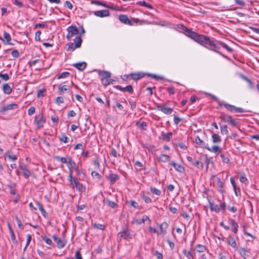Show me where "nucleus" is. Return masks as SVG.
<instances>
[{
    "label": "nucleus",
    "instance_id": "obj_26",
    "mask_svg": "<svg viewBox=\"0 0 259 259\" xmlns=\"http://www.w3.org/2000/svg\"><path fill=\"white\" fill-rule=\"evenodd\" d=\"M161 136L163 140L166 141H169L170 139L172 138V133L171 132H168L165 134L163 132H162Z\"/></svg>",
    "mask_w": 259,
    "mask_h": 259
},
{
    "label": "nucleus",
    "instance_id": "obj_36",
    "mask_svg": "<svg viewBox=\"0 0 259 259\" xmlns=\"http://www.w3.org/2000/svg\"><path fill=\"white\" fill-rule=\"evenodd\" d=\"M159 160L163 162H166L170 161V157L166 154H161L159 157Z\"/></svg>",
    "mask_w": 259,
    "mask_h": 259
},
{
    "label": "nucleus",
    "instance_id": "obj_2",
    "mask_svg": "<svg viewBox=\"0 0 259 259\" xmlns=\"http://www.w3.org/2000/svg\"><path fill=\"white\" fill-rule=\"evenodd\" d=\"M118 19L121 22L130 26L134 25V23L139 25L149 24L151 23L148 20H139L138 18H132V20H130L126 15L123 14L120 15Z\"/></svg>",
    "mask_w": 259,
    "mask_h": 259
},
{
    "label": "nucleus",
    "instance_id": "obj_62",
    "mask_svg": "<svg viewBox=\"0 0 259 259\" xmlns=\"http://www.w3.org/2000/svg\"><path fill=\"white\" fill-rule=\"evenodd\" d=\"M130 203L131 205L132 206H133V207L137 208V209L139 208V204L137 202L135 201L134 200L130 201Z\"/></svg>",
    "mask_w": 259,
    "mask_h": 259
},
{
    "label": "nucleus",
    "instance_id": "obj_3",
    "mask_svg": "<svg viewBox=\"0 0 259 259\" xmlns=\"http://www.w3.org/2000/svg\"><path fill=\"white\" fill-rule=\"evenodd\" d=\"M130 75H131V79L134 81L140 80L144 78L145 76L150 77L156 80H161L163 78L162 76H158L154 74L145 73L143 72H132L130 74Z\"/></svg>",
    "mask_w": 259,
    "mask_h": 259
},
{
    "label": "nucleus",
    "instance_id": "obj_58",
    "mask_svg": "<svg viewBox=\"0 0 259 259\" xmlns=\"http://www.w3.org/2000/svg\"><path fill=\"white\" fill-rule=\"evenodd\" d=\"M91 175L92 177L94 179L100 180L101 178V176L98 172L95 171H92Z\"/></svg>",
    "mask_w": 259,
    "mask_h": 259
},
{
    "label": "nucleus",
    "instance_id": "obj_38",
    "mask_svg": "<svg viewBox=\"0 0 259 259\" xmlns=\"http://www.w3.org/2000/svg\"><path fill=\"white\" fill-rule=\"evenodd\" d=\"M137 5H141V6H144V7H145L147 8H149L150 9H153V7L151 5L146 3L145 1H138L136 3Z\"/></svg>",
    "mask_w": 259,
    "mask_h": 259
},
{
    "label": "nucleus",
    "instance_id": "obj_5",
    "mask_svg": "<svg viewBox=\"0 0 259 259\" xmlns=\"http://www.w3.org/2000/svg\"><path fill=\"white\" fill-rule=\"evenodd\" d=\"M132 238L130 230L127 228H124L123 230L119 232L117 236V239L118 241H121L122 239L128 240Z\"/></svg>",
    "mask_w": 259,
    "mask_h": 259
},
{
    "label": "nucleus",
    "instance_id": "obj_46",
    "mask_svg": "<svg viewBox=\"0 0 259 259\" xmlns=\"http://www.w3.org/2000/svg\"><path fill=\"white\" fill-rule=\"evenodd\" d=\"M223 106L230 112H233L235 109V106L224 103Z\"/></svg>",
    "mask_w": 259,
    "mask_h": 259
},
{
    "label": "nucleus",
    "instance_id": "obj_21",
    "mask_svg": "<svg viewBox=\"0 0 259 259\" xmlns=\"http://www.w3.org/2000/svg\"><path fill=\"white\" fill-rule=\"evenodd\" d=\"M170 164L177 171L180 172H184L185 170L183 166L181 164H177L175 161H171Z\"/></svg>",
    "mask_w": 259,
    "mask_h": 259
},
{
    "label": "nucleus",
    "instance_id": "obj_14",
    "mask_svg": "<svg viewBox=\"0 0 259 259\" xmlns=\"http://www.w3.org/2000/svg\"><path fill=\"white\" fill-rule=\"evenodd\" d=\"M67 164H68V167L69 169V173L71 172L72 175L73 169L77 170V165H76L75 161L72 160L71 157L68 158V162Z\"/></svg>",
    "mask_w": 259,
    "mask_h": 259
},
{
    "label": "nucleus",
    "instance_id": "obj_1",
    "mask_svg": "<svg viewBox=\"0 0 259 259\" xmlns=\"http://www.w3.org/2000/svg\"><path fill=\"white\" fill-rule=\"evenodd\" d=\"M194 40L203 46L207 49L215 52L224 57L225 56L222 55L221 52H219L220 47L219 46L218 41L213 38H209V37L199 34H195Z\"/></svg>",
    "mask_w": 259,
    "mask_h": 259
},
{
    "label": "nucleus",
    "instance_id": "obj_45",
    "mask_svg": "<svg viewBox=\"0 0 259 259\" xmlns=\"http://www.w3.org/2000/svg\"><path fill=\"white\" fill-rule=\"evenodd\" d=\"M183 253L188 259H193L194 257L190 251L187 250L186 249L183 250Z\"/></svg>",
    "mask_w": 259,
    "mask_h": 259
},
{
    "label": "nucleus",
    "instance_id": "obj_22",
    "mask_svg": "<svg viewBox=\"0 0 259 259\" xmlns=\"http://www.w3.org/2000/svg\"><path fill=\"white\" fill-rule=\"evenodd\" d=\"M208 202L210 209L211 211H215V212H219L220 211L221 208L218 205L214 204L213 202H211L210 200H208Z\"/></svg>",
    "mask_w": 259,
    "mask_h": 259
},
{
    "label": "nucleus",
    "instance_id": "obj_20",
    "mask_svg": "<svg viewBox=\"0 0 259 259\" xmlns=\"http://www.w3.org/2000/svg\"><path fill=\"white\" fill-rule=\"evenodd\" d=\"M168 224L166 222H163L159 225V228L160 230V232H157V233L158 234H160L162 235H165L166 233V230L167 228H168Z\"/></svg>",
    "mask_w": 259,
    "mask_h": 259
},
{
    "label": "nucleus",
    "instance_id": "obj_32",
    "mask_svg": "<svg viewBox=\"0 0 259 259\" xmlns=\"http://www.w3.org/2000/svg\"><path fill=\"white\" fill-rule=\"evenodd\" d=\"M4 37L5 38V39L6 40V44H8V45H13V44L12 43H11L10 41L11 40V37L10 35V34L6 32V31H4Z\"/></svg>",
    "mask_w": 259,
    "mask_h": 259
},
{
    "label": "nucleus",
    "instance_id": "obj_37",
    "mask_svg": "<svg viewBox=\"0 0 259 259\" xmlns=\"http://www.w3.org/2000/svg\"><path fill=\"white\" fill-rule=\"evenodd\" d=\"M217 186L219 188H220L219 191L222 193H224V190L223 189V188L224 187V183L221 180V179L219 178H217Z\"/></svg>",
    "mask_w": 259,
    "mask_h": 259
},
{
    "label": "nucleus",
    "instance_id": "obj_16",
    "mask_svg": "<svg viewBox=\"0 0 259 259\" xmlns=\"http://www.w3.org/2000/svg\"><path fill=\"white\" fill-rule=\"evenodd\" d=\"M10 193L11 195H16L15 198L14 200L15 203H17L19 200V197L18 195H16V190L15 188L14 184H11L9 186Z\"/></svg>",
    "mask_w": 259,
    "mask_h": 259
},
{
    "label": "nucleus",
    "instance_id": "obj_53",
    "mask_svg": "<svg viewBox=\"0 0 259 259\" xmlns=\"http://www.w3.org/2000/svg\"><path fill=\"white\" fill-rule=\"evenodd\" d=\"M150 191H151V193H152L153 194H156L158 196L160 195L161 193L160 190L157 189L156 188H154V187H151Z\"/></svg>",
    "mask_w": 259,
    "mask_h": 259
},
{
    "label": "nucleus",
    "instance_id": "obj_49",
    "mask_svg": "<svg viewBox=\"0 0 259 259\" xmlns=\"http://www.w3.org/2000/svg\"><path fill=\"white\" fill-rule=\"evenodd\" d=\"M221 132L222 135H228L229 133L227 126L226 125L221 126L220 127Z\"/></svg>",
    "mask_w": 259,
    "mask_h": 259
},
{
    "label": "nucleus",
    "instance_id": "obj_64",
    "mask_svg": "<svg viewBox=\"0 0 259 259\" xmlns=\"http://www.w3.org/2000/svg\"><path fill=\"white\" fill-rule=\"evenodd\" d=\"M240 181L241 183H245L247 181V179L246 177L245 174L243 173L240 177Z\"/></svg>",
    "mask_w": 259,
    "mask_h": 259
},
{
    "label": "nucleus",
    "instance_id": "obj_7",
    "mask_svg": "<svg viewBox=\"0 0 259 259\" xmlns=\"http://www.w3.org/2000/svg\"><path fill=\"white\" fill-rule=\"evenodd\" d=\"M177 26L178 28L185 31L186 35L193 40L194 39V37L193 36H194L195 34H197V33L192 31L183 24H178Z\"/></svg>",
    "mask_w": 259,
    "mask_h": 259
},
{
    "label": "nucleus",
    "instance_id": "obj_17",
    "mask_svg": "<svg viewBox=\"0 0 259 259\" xmlns=\"http://www.w3.org/2000/svg\"><path fill=\"white\" fill-rule=\"evenodd\" d=\"M94 14L99 17H107L110 15V13L107 10H103L100 11H95Z\"/></svg>",
    "mask_w": 259,
    "mask_h": 259
},
{
    "label": "nucleus",
    "instance_id": "obj_43",
    "mask_svg": "<svg viewBox=\"0 0 259 259\" xmlns=\"http://www.w3.org/2000/svg\"><path fill=\"white\" fill-rule=\"evenodd\" d=\"M6 156H7L10 160L12 161H15L17 159V157L15 155L11 154L9 151H8L5 153L4 157Z\"/></svg>",
    "mask_w": 259,
    "mask_h": 259
},
{
    "label": "nucleus",
    "instance_id": "obj_51",
    "mask_svg": "<svg viewBox=\"0 0 259 259\" xmlns=\"http://www.w3.org/2000/svg\"><path fill=\"white\" fill-rule=\"evenodd\" d=\"M147 220L149 221V222H150L149 217L147 215H144L143 216L142 220H137V222L138 224H141L145 223V222Z\"/></svg>",
    "mask_w": 259,
    "mask_h": 259
},
{
    "label": "nucleus",
    "instance_id": "obj_6",
    "mask_svg": "<svg viewBox=\"0 0 259 259\" xmlns=\"http://www.w3.org/2000/svg\"><path fill=\"white\" fill-rule=\"evenodd\" d=\"M69 181L71 184H74V187L80 192L82 193L85 191V187L80 183L75 178H73L71 172L69 175Z\"/></svg>",
    "mask_w": 259,
    "mask_h": 259
},
{
    "label": "nucleus",
    "instance_id": "obj_52",
    "mask_svg": "<svg viewBox=\"0 0 259 259\" xmlns=\"http://www.w3.org/2000/svg\"><path fill=\"white\" fill-rule=\"evenodd\" d=\"M59 140L64 143H67L69 141V138L65 135L62 134L59 137Z\"/></svg>",
    "mask_w": 259,
    "mask_h": 259
},
{
    "label": "nucleus",
    "instance_id": "obj_33",
    "mask_svg": "<svg viewBox=\"0 0 259 259\" xmlns=\"http://www.w3.org/2000/svg\"><path fill=\"white\" fill-rule=\"evenodd\" d=\"M36 204L37 206L38 207L39 210L41 211L42 215L44 217H46L47 213L46 212L45 209L44 208L42 204L38 201H36Z\"/></svg>",
    "mask_w": 259,
    "mask_h": 259
},
{
    "label": "nucleus",
    "instance_id": "obj_10",
    "mask_svg": "<svg viewBox=\"0 0 259 259\" xmlns=\"http://www.w3.org/2000/svg\"><path fill=\"white\" fill-rule=\"evenodd\" d=\"M238 251L240 255L244 259L248 258L251 256V253L250 249H247V248L240 247L238 248Z\"/></svg>",
    "mask_w": 259,
    "mask_h": 259
},
{
    "label": "nucleus",
    "instance_id": "obj_28",
    "mask_svg": "<svg viewBox=\"0 0 259 259\" xmlns=\"http://www.w3.org/2000/svg\"><path fill=\"white\" fill-rule=\"evenodd\" d=\"M227 243L232 247H236L237 244L235 240L231 236H229L227 240Z\"/></svg>",
    "mask_w": 259,
    "mask_h": 259
},
{
    "label": "nucleus",
    "instance_id": "obj_44",
    "mask_svg": "<svg viewBox=\"0 0 259 259\" xmlns=\"http://www.w3.org/2000/svg\"><path fill=\"white\" fill-rule=\"evenodd\" d=\"M66 50L68 51H74L76 48V46L74 45L73 43L72 42H69L66 45Z\"/></svg>",
    "mask_w": 259,
    "mask_h": 259
},
{
    "label": "nucleus",
    "instance_id": "obj_56",
    "mask_svg": "<svg viewBox=\"0 0 259 259\" xmlns=\"http://www.w3.org/2000/svg\"><path fill=\"white\" fill-rule=\"evenodd\" d=\"M93 227L94 228H96V229H100L101 230H104L105 229V226L101 224L95 223L93 225Z\"/></svg>",
    "mask_w": 259,
    "mask_h": 259
},
{
    "label": "nucleus",
    "instance_id": "obj_9",
    "mask_svg": "<svg viewBox=\"0 0 259 259\" xmlns=\"http://www.w3.org/2000/svg\"><path fill=\"white\" fill-rule=\"evenodd\" d=\"M156 108L159 111H162L163 113L166 115L170 114L173 110L172 108L170 107H166L164 105L156 104Z\"/></svg>",
    "mask_w": 259,
    "mask_h": 259
},
{
    "label": "nucleus",
    "instance_id": "obj_63",
    "mask_svg": "<svg viewBox=\"0 0 259 259\" xmlns=\"http://www.w3.org/2000/svg\"><path fill=\"white\" fill-rule=\"evenodd\" d=\"M142 198L146 203H150L152 202L151 199L148 196L143 195L142 196Z\"/></svg>",
    "mask_w": 259,
    "mask_h": 259
},
{
    "label": "nucleus",
    "instance_id": "obj_39",
    "mask_svg": "<svg viewBox=\"0 0 259 259\" xmlns=\"http://www.w3.org/2000/svg\"><path fill=\"white\" fill-rule=\"evenodd\" d=\"M8 228H9V231H10V232L11 234V237L12 240L13 241V242L17 243V241L16 240V237H15V235L14 231L9 223H8Z\"/></svg>",
    "mask_w": 259,
    "mask_h": 259
},
{
    "label": "nucleus",
    "instance_id": "obj_11",
    "mask_svg": "<svg viewBox=\"0 0 259 259\" xmlns=\"http://www.w3.org/2000/svg\"><path fill=\"white\" fill-rule=\"evenodd\" d=\"M18 108V105L16 103H12L4 106L0 110V113H4L6 111L10 110L17 109Z\"/></svg>",
    "mask_w": 259,
    "mask_h": 259
},
{
    "label": "nucleus",
    "instance_id": "obj_13",
    "mask_svg": "<svg viewBox=\"0 0 259 259\" xmlns=\"http://www.w3.org/2000/svg\"><path fill=\"white\" fill-rule=\"evenodd\" d=\"M53 239L56 242L57 244V247L59 248H62L64 247L66 243V241L65 240H62L60 238L58 237L56 235H53Z\"/></svg>",
    "mask_w": 259,
    "mask_h": 259
},
{
    "label": "nucleus",
    "instance_id": "obj_31",
    "mask_svg": "<svg viewBox=\"0 0 259 259\" xmlns=\"http://www.w3.org/2000/svg\"><path fill=\"white\" fill-rule=\"evenodd\" d=\"M192 165L199 169H202L203 167V163L199 160H193Z\"/></svg>",
    "mask_w": 259,
    "mask_h": 259
},
{
    "label": "nucleus",
    "instance_id": "obj_57",
    "mask_svg": "<svg viewBox=\"0 0 259 259\" xmlns=\"http://www.w3.org/2000/svg\"><path fill=\"white\" fill-rule=\"evenodd\" d=\"M41 238L42 240L48 245H52L53 244V242L51 239L48 238L46 236L44 235L41 236Z\"/></svg>",
    "mask_w": 259,
    "mask_h": 259
},
{
    "label": "nucleus",
    "instance_id": "obj_55",
    "mask_svg": "<svg viewBox=\"0 0 259 259\" xmlns=\"http://www.w3.org/2000/svg\"><path fill=\"white\" fill-rule=\"evenodd\" d=\"M46 90L45 89L39 90L37 91V96L38 98L43 97L46 95Z\"/></svg>",
    "mask_w": 259,
    "mask_h": 259
},
{
    "label": "nucleus",
    "instance_id": "obj_40",
    "mask_svg": "<svg viewBox=\"0 0 259 259\" xmlns=\"http://www.w3.org/2000/svg\"><path fill=\"white\" fill-rule=\"evenodd\" d=\"M197 252L201 253L204 252L206 249V247L201 244H198L195 247Z\"/></svg>",
    "mask_w": 259,
    "mask_h": 259
},
{
    "label": "nucleus",
    "instance_id": "obj_27",
    "mask_svg": "<svg viewBox=\"0 0 259 259\" xmlns=\"http://www.w3.org/2000/svg\"><path fill=\"white\" fill-rule=\"evenodd\" d=\"M3 90L5 94L10 95L11 94L12 90L8 83H5L3 87Z\"/></svg>",
    "mask_w": 259,
    "mask_h": 259
},
{
    "label": "nucleus",
    "instance_id": "obj_60",
    "mask_svg": "<svg viewBox=\"0 0 259 259\" xmlns=\"http://www.w3.org/2000/svg\"><path fill=\"white\" fill-rule=\"evenodd\" d=\"M241 77H242V78L244 80H245L246 81H247V82L249 83V85H250V87L251 88H252V86H253V83H252V81H251L249 78H248L247 77H246V76H245V75H242V76H241Z\"/></svg>",
    "mask_w": 259,
    "mask_h": 259
},
{
    "label": "nucleus",
    "instance_id": "obj_35",
    "mask_svg": "<svg viewBox=\"0 0 259 259\" xmlns=\"http://www.w3.org/2000/svg\"><path fill=\"white\" fill-rule=\"evenodd\" d=\"M218 44L219 45L221 46L223 48L227 50V51H228L229 52L232 53L233 52V50L230 47H229L227 44H226L224 42L218 41Z\"/></svg>",
    "mask_w": 259,
    "mask_h": 259
},
{
    "label": "nucleus",
    "instance_id": "obj_41",
    "mask_svg": "<svg viewBox=\"0 0 259 259\" xmlns=\"http://www.w3.org/2000/svg\"><path fill=\"white\" fill-rule=\"evenodd\" d=\"M91 4H95L98 6H102L105 8H109V6L106 3L97 0L92 1Z\"/></svg>",
    "mask_w": 259,
    "mask_h": 259
},
{
    "label": "nucleus",
    "instance_id": "obj_8",
    "mask_svg": "<svg viewBox=\"0 0 259 259\" xmlns=\"http://www.w3.org/2000/svg\"><path fill=\"white\" fill-rule=\"evenodd\" d=\"M67 30L68 34L66 36V38L68 40H70L74 35L78 34L79 33L77 28L74 25L69 26Z\"/></svg>",
    "mask_w": 259,
    "mask_h": 259
},
{
    "label": "nucleus",
    "instance_id": "obj_61",
    "mask_svg": "<svg viewBox=\"0 0 259 259\" xmlns=\"http://www.w3.org/2000/svg\"><path fill=\"white\" fill-rule=\"evenodd\" d=\"M154 254L157 259H163V254L157 250L154 251Z\"/></svg>",
    "mask_w": 259,
    "mask_h": 259
},
{
    "label": "nucleus",
    "instance_id": "obj_12",
    "mask_svg": "<svg viewBox=\"0 0 259 259\" xmlns=\"http://www.w3.org/2000/svg\"><path fill=\"white\" fill-rule=\"evenodd\" d=\"M114 88L123 92H127L131 94L134 93V90L132 85H128L125 87H122L120 85H116Z\"/></svg>",
    "mask_w": 259,
    "mask_h": 259
},
{
    "label": "nucleus",
    "instance_id": "obj_23",
    "mask_svg": "<svg viewBox=\"0 0 259 259\" xmlns=\"http://www.w3.org/2000/svg\"><path fill=\"white\" fill-rule=\"evenodd\" d=\"M98 74L101 76V78H110L111 73L109 71L105 70H98Z\"/></svg>",
    "mask_w": 259,
    "mask_h": 259
},
{
    "label": "nucleus",
    "instance_id": "obj_42",
    "mask_svg": "<svg viewBox=\"0 0 259 259\" xmlns=\"http://www.w3.org/2000/svg\"><path fill=\"white\" fill-rule=\"evenodd\" d=\"M106 203L108 205V206H110L112 208H115L117 207L118 205L115 202L110 200L109 199L106 200Z\"/></svg>",
    "mask_w": 259,
    "mask_h": 259
},
{
    "label": "nucleus",
    "instance_id": "obj_15",
    "mask_svg": "<svg viewBox=\"0 0 259 259\" xmlns=\"http://www.w3.org/2000/svg\"><path fill=\"white\" fill-rule=\"evenodd\" d=\"M205 149L209 151L213 152L217 155L221 153L222 151V148L218 146H213L211 148L209 147L208 144H206Z\"/></svg>",
    "mask_w": 259,
    "mask_h": 259
},
{
    "label": "nucleus",
    "instance_id": "obj_25",
    "mask_svg": "<svg viewBox=\"0 0 259 259\" xmlns=\"http://www.w3.org/2000/svg\"><path fill=\"white\" fill-rule=\"evenodd\" d=\"M101 82L104 86L107 87L110 84H113L115 80L113 79H111L110 78H101Z\"/></svg>",
    "mask_w": 259,
    "mask_h": 259
},
{
    "label": "nucleus",
    "instance_id": "obj_48",
    "mask_svg": "<svg viewBox=\"0 0 259 259\" xmlns=\"http://www.w3.org/2000/svg\"><path fill=\"white\" fill-rule=\"evenodd\" d=\"M136 125L139 126L141 130L146 131L147 124L145 121H142L141 123L137 122Z\"/></svg>",
    "mask_w": 259,
    "mask_h": 259
},
{
    "label": "nucleus",
    "instance_id": "obj_50",
    "mask_svg": "<svg viewBox=\"0 0 259 259\" xmlns=\"http://www.w3.org/2000/svg\"><path fill=\"white\" fill-rule=\"evenodd\" d=\"M54 158L57 161H60L63 163H67L68 162V158L66 159L63 157H60L59 156H56Z\"/></svg>",
    "mask_w": 259,
    "mask_h": 259
},
{
    "label": "nucleus",
    "instance_id": "obj_18",
    "mask_svg": "<svg viewBox=\"0 0 259 259\" xmlns=\"http://www.w3.org/2000/svg\"><path fill=\"white\" fill-rule=\"evenodd\" d=\"M19 168L22 170L23 175L25 178L27 179L29 177L30 173L29 170L27 169L26 165L22 164L19 165Z\"/></svg>",
    "mask_w": 259,
    "mask_h": 259
},
{
    "label": "nucleus",
    "instance_id": "obj_4",
    "mask_svg": "<svg viewBox=\"0 0 259 259\" xmlns=\"http://www.w3.org/2000/svg\"><path fill=\"white\" fill-rule=\"evenodd\" d=\"M46 122V118L42 111L35 116L34 123L36 125L37 128H41L43 127Z\"/></svg>",
    "mask_w": 259,
    "mask_h": 259
},
{
    "label": "nucleus",
    "instance_id": "obj_34",
    "mask_svg": "<svg viewBox=\"0 0 259 259\" xmlns=\"http://www.w3.org/2000/svg\"><path fill=\"white\" fill-rule=\"evenodd\" d=\"M74 42L77 48L80 47L82 43V39L80 36H76L74 39Z\"/></svg>",
    "mask_w": 259,
    "mask_h": 259
},
{
    "label": "nucleus",
    "instance_id": "obj_19",
    "mask_svg": "<svg viewBox=\"0 0 259 259\" xmlns=\"http://www.w3.org/2000/svg\"><path fill=\"white\" fill-rule=\"evenodd\" d=\"M107 179L112 184H114L119 179V176L116 174H110L107 177Z\"/></svg>",
    "mask_w": 259,
    "mask_h": 259
},
{
    "label": "nucleus",
    "instance_id": "obj_59",
    "mask_svg": "<svg viewBox=\"0 0 259 259\" xmlns=\"http://www.w3.org/2000/svg\"><path fill=\"white\" fill-rule=\"evenodd\" d=\"M58 90L60 92H61L62 93H63L64 92L67 91H68L69 89L67 88V86L66 85H60L58 87Z\"/></svg>",
    "mask_w": 259,
    "mask_h": 259
},
{
    "label": "nucleus",
    "instance_id": "obj_29",
    "mask_svg": "<svg viewBox=\"0 0 259 259\" xmlns=\"http://www.w3.org/2000/svg\"><path fill=\"white\" fill-rule=\"evenodd\" d=\"M212 141L213 143L218 144L221 142V137L217 134H213L211 135Z\"/></svg>",
    "mask_w": 259,
    "mask_h": 259
},
{
    "label": "nucleus",
    "instance_id": "obj_47",
    "mask_svg": "<svg viewBox=\"0 0 259 259\" xmlns=\"http://www.w3.org/2000/svg\"><path fill=\"white\" fill-rule=\"evenodd\" d=\"M220 156H221V157L222 159V161L224 163H230V159L227 155H226L224 153H222V154H221Z\"/></svg>",
    "mask_w": 259,
    "mask_h": 259
},
{
    "label": "nucleus",
    "instance_id": "obj_24",
    "mask_svg": "<svg viewBox=\"0 0 259 259\" xmlns=\"http://www.w3.org/2000/svg\"><path fill=\"white\" fill-rule=\"evenodd\" d=\"M73 66L78 70L82 71L85 68L87 63L85 62H79L74 64Z\"/></svg>",
    "mask_w": 259,
    "mask_h": 259
},
{
    "label": "nucleus",
    "instance_id": "obj_54",
    "mask_svg": "<svg viewBox=\"0 0 259 259\" xmlns=\"http://www.w3.org/2000/svg\"><path fill=\"white\" fill-rule=\"evenodd\" d=\"M70 75V73L68 72H63L58 75V79H61V78H67Z\"/></svg>",
    "mask_w": 259,
    "mask_h": 259
},
{
    "label": "nucleus",
    "instance_id": "obj_30",
    "mask_svg": "<svg viewBox=\"0 0 259 259\" xmlns=\"http://www.w3.org/2000/svg\"><path fill=\"white\" fill-rule=\"evenodd\" d=\"M195 142L197 144H198L200 147L202 148H205V142L202 140L199 136H197L195 138Z\"/></svg>",
    "mask_w": 259,
    "mask_h": 259
}]
</instances>
